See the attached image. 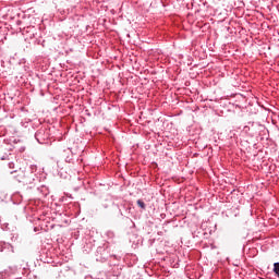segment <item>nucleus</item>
I'll return each mask as SVG.
<instances>
[{
	"instance_id": "2",
	"label": "nucleus",
	"mask_w": 279,
	"mask_h": 279,
	"mask_svg": "<svg viewBox=\"0 0 279 279\" xmlns=\"http://www.w3.org/2000/svg\"><path fill=\"white\" fill-rule=\"evenodd\" d=\"M137 206H140V208H142V210H145V208H146L145 202H143V199L137 201Z\"/></svg>"
},
{
	"instance_id": "4",
	"label": "nucleus",
	"mask_w": 279,
	"mask_h": 279,
	"mask_svg": "<svg viewBox=\"0 0 279 279\" xmlns=\"http://www.w3.org/2000/svg\"><path fill=\"white\" fill-rule=\"evenodd\" d=\"M101 250H104L102 247H98V251H101Z\"/></svg>"
},
{
	"instance_id": "1",
	"label": "nucleus",
	"mask_w": 279,
	"mask_h": 279,
	"mask_svg": "<svg viewBox=\"0 0 279 279\" xmlns=\"http://www.w3.org/2000/svg\"><path fill=\"white\" fill-rule=\"evenodd\" d=\"M35 138L39 145H45L49 141V130L41 128L35 133Z\"/></svg>"
},
{
	"instance_id": "3",
	"label": "nucleus",
	"mask_w": 279,
	"mask_h": 279,
	"mask_svg": "<svg viewBox=\"0 0 279 279\" xmlns=\"http://www.w3.org/2000/svg\"><path fill=\"white\" fill-rule=\"evenodd\" d=\"M274 271H275V274L278 276V278H279V263H275L274 264Z\"/></svg>"
}]
</instances>
